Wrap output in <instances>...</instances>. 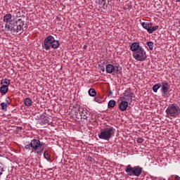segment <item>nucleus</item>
Returning <instances> with one entry per match:
<instances>
[{
	"mask_svg": "<svg viewBox=\"0 0 180 180\" xmlns=\"http://www.w3.org/2000/svg\"><path fill=\"white\" fill-rule=\"evenodd\" d=\"M45 143L41 142L39 139H32L31 142H26L25 148L31 151L32 153H36L37 154H41L44 151Z\"/></svg>",
	"mask_w": 180,
	"mask_h": 180,
	"instance_id": "nucleus-1",
	"label": "nucleus"
},
{
	"mask_svg": "<svg viewBox=\"0 0 180 180\" xmlns=\"http://www.w3.org/2000/svg\"><path fill=\"white\" fill-rule=\"evenodd\" d=\"M23 26H25V22L22 20L11 22L9 25L6 24V29L13 32V33H19L20 34L23 32Z\"/></svg>",
	"mask_w": 180,
	"mask_h": 180,
	"instance_id": "nucleus-2",
	"label": "nucleus"
},
{
	"mask_svg": "<svg viewBox=\"0 0 180 180\" xmlns=\"http://www.w3.org/2000/svg\"><path fill=\"white\" fill-rule=\"evenodd\" d=\"M43 47L46 50V51H49L50 49H54L56 50L60 47V41L58 40H56L54 37L52 35H49L44 41Z\"/></svg>",
	"mask_w": 180,
	"mask_h": 180,
	"instance_id": "nucleus-3",
	"label": "nucleus"
},
{
	"mask_svg": "<svg viewBox=\"0 0 180 180\" xmlns=\"http://www.w3.org/2000/svg\"><path fill=\"white\" fill-rule=\"evenodd\" d=\"M112 137H115V129L112 127L101 129L100 133L98 134V138L101 139V140L109 141Z\"/></svg>",
	"mask_w": 180,
	"mask_h": 180,
	"instance_id": "nucleus-4",
	"label": "nucleus"
},
{
	"mask_svg": "<svg viewBox=\"0 0 180 180\" xmlns=\"http://www.w3.org/2000/svg\"><path fill=\"white\" fill-rule=\"evenodd\" d=\"M125 172L127 175H129V176H140L143 172V167H141L140 166L131 167V166L129 165L127 166Z\"/></svg>",
	"mask_w": 180,
	"mask_h": 180,
	"instance_id": "nucleus-5",
	"label": "nucleus"
},
{
	"mask_svg": "<svg viewBox=\"0 0 180 180\" xmlns=\"http://www.w3.org/2000/svg\"><path fill=\"white\" fill-rule=\"evenodd\" d=\"M132 57L136 61H145L147 59V53L144 51V49L140 48L136 52H133Z\"/></svg>",
	"mask_w": 180,
	"mask_h": 180,
	"instance_id": "nucleus-6",
	"label": "nucleus"
},
{
	"mask_svg": "<svg viewBox=\"0 0 180 180\" xmlns=\"http://www.w3.org/2000/svg\"><path fill=\"white\" fill-rule=\"evenodd\" d=\"M115 68H116V70H115L116 74H121L122 67L119 64L116 65L115 66H113V65L112 64L107 65L105 67L107 74H112V72L115 71Z\"/></svg>",
	"mask_w": 180,
	"mask_h": 180,
	"instance_id": "nucleus-7",
	"label": "nucleus"
},
{
	"mask_svg": "<svg viewBox=\"0 0 180 180\" xmlns=\"http://www.w3.org/2000/svg\"><path fill=\"white\" fill-rule=\"evenodd\" d=\"M160 92L162 94V96H164L165 98H167L168 95H169V84L168 82H162L161 83L160 86Z\"/></svg>",
	"mask_w": 180,
	"mask_h": 180,
	"instance_id": "nucleus-8",
	"label": "nucleus"
},
{
	"mask_svg": "<svg viewBox=\"0 0 180 180\" xmlns=\"http://www.w3.org/2000/svg\"><path fill=\"white\" fill-rule=\"evenodd\" d=\"M37 120H41L42 124H50L51 122V118H49L46 114H38L36 117Z\"/></svg>",
	"mask_w": 180,
	"mask_h": 180,
	"instance_id": "nucleus-9",
	"label": "nucleus"
},
{
	"mask_svg": "<svg viewBox=\"0 0 180 180\" xmlns=\"http://www.w3.org/2000/svg\"><path fill=\"white\" fill-rule=\"evenodd\" d=\"M132 98L133 93H131V91L128 89L124 93V96H121V100L126 101L127 102H131Z\"/></svg>",
	"mask_w": 180,
	"mask_h": 180,
	"instance_id": "nucleus-10",
	"label": "nucleus"
},
{
	"mask_svg": "<svg viewBox=\"0 0 180 180\" xmlns=\"http://www.w3.org/2000/svg\"><path fill=\"white\" fill-rule=\"evenodd\" d=\"M179 110L180 109L178 105L172 104L166 109V112L167 113H179Z\"/></svg>",
	"mask_w": 180,
	"mask_h": 180,
	"instance_id": "nucleus-11",
	"label": "nucleus"
},
{
	"mask_svg": "<svg viewBox=\"0 0 180 180\" xmlns=\"http://www.w3.org/2000/svg\"><path fill=\"white\" fill-rule=\"evenodd\" d=\"M140 46V44L139 42H134L130 46V50L131 51H133V53H136V51H139L140 49H142Z\"/></svg>",
	"mask_w": 180,
	"mask_h": 180,
	"instance_id": "nucleus-12",
	"label": "nucleus"
},
{
	"mask_svg": "<svg viewBox=\"0 0 180 180\" xmlns=\"http://www.w3.org/2000/svg\"><path fill=\"white\" fill-rule=\"evenodd\" d=\"M122 101L120 103L119 108L122 112H124V110H126L127 109V107L129 106V101H127L124 100H122Z\"/></svg>",
	"mask_w": 180,
	"mask_h": 180,
	"instance_id": "nucleus-13",
	"label": "nucleus"
},
{
	"mask_svg": "<svg viewBox=\"0 0 180 180\" xmlns=\"http://www.w3.org/2000/svg\"><path fill=\"white\" fill-rule=\"evenodd\" d=\"M3 22H5L6 25L12 23V15L11 13L6 14L4 16Z\"/></svg>",
	"mask_w": 180,
	"mask_h": 180,
	"instance_id": "nucleus-14",
	"label": "nucleus"
},
{
	"mask_svg": "<svg viewBox=\"0 0 180 180\" xmlns=\"http://www.w3.org/2000/svg\"><path fill=\"white\" fill-rule=\"evenodd\" d=\"M8 91H9V87L8 86V85H1V86L0 87V92L1 95H6Z\"/></svg>",
	"mask_w": 180,
	"mask_h": 180,
	"instance_id": "nucleus-15",
	"label": "nucleus"
},
{
	"mask_svg": "<svg viewBox=\"0 0 180 180\" xmlns=\"http://www.w3.org/2000/svg\"><path fill=\"white\" fill-rule=\"evenodd\" d=\"M141 25L142 27H143V29L147 30V32H148V30L151 27V22H150L148 21H146V22H141Z\"/></svg>",
	"mask_w": 180,
	"mask_h": 180,
	"instance_id": "nucleus-16",
	"label": "nucleus"
},
{
	"mask_svg": "<svg viewBox=\"0 0 180 180\" xmlns=\"http://www.w3.org/2000/svg\"><path fill=\"white\" fill-rule=\"evenodd\" d=\"M24 105L29 108L33 105V101L30 98H26L24 99Z\"/></svg>",
	"mask_w": 180,
	"mask_h": 180,
	"instance_id": "nucleus-17",
	"label": "nucleus"
},
{
	"mask_svg": "<svg viewBox=\"0 0 180 180\" xmlns=\"http://www.w3.org/2000/svg\"><path fill=\"white\" fill-rule=\"evenodd\" d=\"M160 27V26L158 25H155L153 27V24H150V27L149 28L148 33H149V34H151L153 33H154V32H155V30H158V28Z\"/></svg>",
	"mask_w": 180,
	"mask_h": 180,
	"instance_id": "nucleus-18",
	"label": "nucleus"
},
{
	"mask_svg": "<svg viewBox=\"0 0 180 180\" xmlns=\"http://www.w3.org/2000/svg\"><path fill=\"white\" fill-rule=\"evenodd\" d=\"M161 88V84L158 83V84H155L153 86L152 89L153 91V92H155V94H157L158 92V90Z\"/></svg>",
	"mask_w": 180,
	"mask_h": 180,
	"instance_id": "nucleus-19",
	"label": "nucleus"
},
{
	"mask_svg": "<svg viewBox=\"0 0 180 180\" xmlns=\"http://www.w3.org/2000/svg\"><path fill=\"white\" fill-rule=\"evenodd\" d=\"M44 158L46 161H49V162H51V159L50 158V153H49V151L45 150L44 152Z\"/></svg>",
	"mask_w": 180,
	"mask_h": 180,
	"instance_id": "nucleus-20",
	"label": "nucleus"
},
{
	"mask_svg": "<svg viewBox=\"0 0 180 180\" xmlns=\"http://www.w3.org/2000/svg\"><path fill=\"white\" fill-rule=\"evenodd\" d=\"M1 85H7V86H9L11 85V80L8 79H4L1 81Z\"/></svg>",
	"mask_w": 180,
	"mask_h": 180,
	"instance_id": "nucleus-21",
	"label": "nucleus"
},
{
	"mask_svg": "<svg viewBox=\"0 0 180 180\" xmlns=\"http://www.w3.org/2000/svg\"><path fill=\"white\" fill-rule=\"evenodd\" d=\"M108 0H95L96 4L101 5V6H105L106 5V1Z\"/></svg>",
	"mask_w": 180,
	"mask_h": 180,
	"instance_id": "nucleus-22",
	"label": "nucleus"
},
{
	"mask_svg": "<svg viewBox=\"0 0 180 180\" xmlns=\"http://www.w3.org/2000/svg\"><path fill=\"white\" fill-rule=\"evenodd\" d=\"M75 116H79V117H77L78 119H84V120H85L86 119L88 118V116H86V115H85V113L75 114Z\"/></svg>",
	"mask_w": 180,
	"mask_h": 180,
	"instance_id": "nucleus-23",
	"label": "nucleus"
},
{
	"mask_svg": "<svg viewBox=\"0 0 180 180\" xmlns=\"http://www.w3.org/2000/svg\"><path fill=\"white\" fill-rule=\"evenodd\" d=\"M89 95L90 96H96V91L94 89H90L89 90Z\"/></svg>",
	"mask_w": 180,
	"mask_h": 180,
	"instance_id": "nucleus-24",
	"label": "nucleus"
},
{
	"mask_svg": "<svg viewBox=\"0 0 180 180\" xmlns=\"http://www.w3.org/2000/svg\"><path fill=\"white\" fill-rule=\"evenodd\" d=\"M116 105V101H115V100H110L108 102V108H115Z\"/></svg>",
	"mask_w": 180,
	"mask_h": 180,
	"instance_id": "nucleus-25",
	"label": "nucleus"
},
{
	"mask_svg": "<svg viewBox=\"0 0 180 180\" xmlns=\"http://www.w3.org/2000/svg\"><path fill=\"white\" fill-rule=\"evenodd\" d=\"M146 44L148 47H149V49H150L151 51L154 49V43H153L152 41H148Z\"/></svg>",
	"mask_w": 180,
	"mask_h": 180,
	"instance_id": "nucleus-26",
	"label": "nucleus"
},
{
	"mask_svg": "<svg viewBox=\"0 0 180 180\" xmlns=\"http://www.w3.org/2000/svg\"><path fill=\"white\" fill-rule=\"evenodd\" d=\"M1 106L2 110H4V112H6V109L9 105L6 103H1Z\"/></svg>",
	"mask_w": 180,
	"mask_h": 180,
	"instance_id": "nucleus-27",
	"label": "nucleus"
},
{
	"mask_svg": "<svg viewBox=\"0 0 180 180\" xmlns=\"http://www.w3.org/2000/svg\"><path fill=\"white\" fill-rule=\"evenodd\" d=\"M94 101L97 102V103H102V102H103V100L101 97H95Z\"/></svg>",
	"mask_w": 180,
	"mask_h": 180,
	"instance_id": "nucleus-28",
	"label": "nucleus"
},
{
	"mask_svg": "<svg viewBox=\"0 0 180 180\" xmlns=\"http://www.w3.org/2000/svg\"><path fill=\"white\" fill-rule=\"evenodd\" d=\"M178 114H175V113H166V116L167 117H176Z\"/></svg>",
	"mask_w": 180,
	"mask_h": 180,
	"instance_id": "nucleus-29",
	"label": "nucleus"
},
{
	"mask_svg": "<svg viewBox=\"0 0 180 180\" xmlns=\"http://www.w3.org/2000/svg\"><path fill=\"white\" fill-rule=\"evenodd\" d=\"M137 143H139V144H142V143L144 142V139H143L142 138H138L136 140Z\"/></svg>",
	"mask_w": 180,
	"mask_h": 180,
	"instance_id": "nucleus-30",
	"label": "nucleus"
},
{
	"mask_svg": "<svg viewBox=\"0 0 180 180\" xmlns=\"http://www.w3.org/2000/svg\"><path fill=\"white\" fill-rule=\"evenodd\" d=\"M4 103H6L7 105H8V106L9 105H11V99L9 98V97H7L6 98V102H4Z\"/></svg>",
	"mask_w": 180,
	"mask_h": 180,
	"instance_id": "nucleus-31",
	"label": "nucleus"
},
{
	"mask_svg": "<svg viewBox=\"0 0 180 180\" xmlns=\"http://www.w3.org/2000/svg\"><path fill=\"white\" fill-rule=\"evenodd\" d=\"M4 167L0 166V175H2V173L4 172Z\"/></svg>",
	"mask_w": 180,
	"mask_h": 180,
	"instance_id": "nucleus-32",
	"label": "nucleus"
},
{
	"mask_svg": "<svg viewBox=\"0 0 180 180\" xmlns=\"http://www.w3.org/2000/svg\"><path fill=\"white\" fill-rule=\"evenodd\" d=\"M174 179H175V180H180L179 176L176 175L175 177H174Z\"/></svg>",
	"mask_w": 180,
	"mask_h": 180,
	"instance_id": "nucleus-33",
	"label": "nucleus"
},
{
	"mask_svg": "<svg viewBox=\"0 0 180 180\" xmlns=\"http://www.w3.org/2000/svg\"><path fill=\"white\" fill-rule=\"evenodd\" d=\"M101 70H103V72H105V67L102 66Z\"/></svg>",
	"mask_w": 180,
	"mask_h": 180,
	"instance_id": "nucleus-34",
	"label": "nucleus"
},
{
	"mask_svg": "<svg viewBox=\"0 0 180 180\" xmlns=\"http://www.w3.org/2000/svg\"><path fill=\"white\" fill-rule=\"evenodd\" d=\"M49 169V171H52L53 170V169H51H51Z\"/></svg>",
	"mask_w": 180,
	"mask_h": 180,
	"instance_id": "nucleus-35",
	"label": "nucleus"
},
{
	"mask_svg": "<svg viewBox=\"0 0 180 180\" xmlns=\"http://www.w3.org/2000/svg\"><path fill=\"white\" fill-rule=\"evenodd\" d=\"M84 49H86V46H84Z\"/></svg>",
	"mask_w": 180,
	"mask_h": 180,
	"instance_id": "nucleus-36",
	"label": "nucleus"
},
{
	"mask_svg": "<svg viewBox=\"0 0 180 180\" xmlns=\"http://www.w3.org/2000/svg\"><path fill=\"white\" fill-rule=\"evenodd\" d=\"M163 180H166L165 179H163Z\"/></svg>",
	"mask_w": 180,
	"mask_h": 180,
	"instance_id": "nucleus-37",
	"label": "nucleus"
}]
</instances>
